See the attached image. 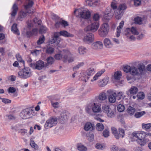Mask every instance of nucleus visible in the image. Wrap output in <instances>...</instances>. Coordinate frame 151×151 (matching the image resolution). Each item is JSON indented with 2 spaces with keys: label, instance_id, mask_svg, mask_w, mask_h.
Returning <instances> with one entry per match:
<instances>
[{
  "label": "nucleus",
  "instance_id": "f257e3e1",
  "mask_svg": "<svg viewBox=\"0 0 151 151\" xmlns=\"http://www.w3.org/2000/svg\"><path fill=\"white\" fill-rule=\"evenodd\" d=\"M21 65V67H23L24 68H23L19 72V76L22 78L26 79L30 77L32 74L29 69L27 67L25 68V63L24 60L22 58L21 56H19V65Z\"/></svg>",
  "mask_w": 151,
  "mask_h": 151
},
{
  "label": "nucleus",
  "instance_id": "f03ea898",
  "mask_svg": "<svg viewBox=\"0 0 151 151\" xmlns=\"http://www.w3.org/2000/svg\"><path fill=\"white\" fill-rule=\"evenodd\" d=\"M70 55V53L68 50L64 49L61 51L60 53L55 55V58L57 60H60L63 58V61L65 62Z\"/></svg>",
  "mask_w": 151,
  "mask_h": 151
},
{
  "label": "nucleus",
  "instance_id": "7ed1b4c3",
  "mask_svg": "<svg viewBox=\"0 0 151 151\" xmlns=\"http://www.w3.org/2000/svg\"><path fill=\"white\" fill-rule=\"evenodd\" d=\"M145 66L142 64H139L137 68L134 66H132L130 74L133 76H138L142 74L145 70Z\"/></svg>",
  "mask_w": 151,
  "mask_h": 151
},
{
  "label": "nucleus",
  "instance_id": "20e7f679",
  "mask_svg": "<svg viewBox=\"0 0 151 151\" xmlns=\"http://www.w3.org/2000/svg\"><path fill=\"white\" fill-rule=\"evenodd\" d=\"M99 26V22L92 21L91 24L85 28L84 31L86 33L89 32H94L97 31Z\"/></svg>",
  "mask_w": 151,
  "mask_h": 151
},
{
  "label": "nucleus",
  "instance_id": "39448f33",
  "mask_svg": "<svg viewBox=\"0 0 151 151\" xmlns=\"http://www.w3.org/2000/svg\"><path fill=\"white\" fill-rule=\"evenodd\" d=\"M109 30V26L108 24H103L98 30V33L101 37H105L107 35Z\"/></svg>",
  "mask_w": 151,
  "mask_h": 151
},
{
  "label": "nucleus",
  "instance_id": "423d86ee",
  "mask_svg": "<svg viewBox=\"0 0 151 151\" xmlns=\"http://www.w3.org/2000/svg\"><path fill=\"white\" fill-rule=\"evenodd\" d=\"M33 111L31 108H27L22 110L19 114V115L22 119H28L32 115V113Z\"/></svg>",
  "mask_w": 151,
  "mask_h": 151
},
{
  "label": "nucleus",
  "instance_id": "0eeeda50",
  "mask_svg": "<svg viewBox=\"0 0 151 151\" xmlns=\"http://www.w3.org/2000/svg\"><path fill=\"white\" fill-rule=\"evenodd\" d=\"M78 10L79 16L83 19H88L91 16V13L89 11L86 9L82 8L78 10L76 9L74 12Z\"/></svg>",
  "mask_w": 151,
  "mask_h": 151
},
{
  "label": "nucleus",
  "instance_id": "6e6552de",
  "mask_svg": "<svg viewBox=\"0 0 151 151\" xmlns=\"http://www.w3.org/2000/svg\"><path fill=\"white\" fill-rule=\"evenodd\" d=\"M134 137L137 139H144L145 137L147 136H151V133L146 132L143 131L140 132L135 131L132 133Z\"/></svg>",
  "mask_w": 151,
  "mask_h": 151
},
{
  "label": "nucleus",
  "instance_id": "1a4fd4ad",
  "mask_svg": "<svg viewBox=\"0 0 151 151\" xmlns=\"http://www.w3.org/2000/svg\"><path fill=\"white\" fill-rule=\"evenodd\" d=\"M57 123L56 118L51 117L46 121L44 125L45 128L46 129L50 128L55 125Z\"/></svg>",
  "mask_w": 151,
  "mask_h": 151
},
{
  "label": "nucleus",
  "instance_id": "9d476101",
  "mask_svg": "<svg viewBox=\"0 0 151 151\" xmlns=\"http://www.w3.org/2000/svg\"><path fill=\"white\" fill-rule=\"evenodd\" d=\"M104 112L107 114V116L110 118H112L114 116L115 111L112 110L108 105H105L103 106Z\"/></svg>",
  "mask_w": 151,
  "mask_h": 151
},
{
  "label": "nucleus",
  "instance_id": "9b49d317",
  "mask_svg": "<svg viewBox=\"0 0 151 151\" xmlns=\"http://www.w3.org/2000/svg\"><path fill=\"white\" fill-rule=\"evenodd\" d=\"M114 13V11L110 7H107L104 12V17L105 19L109 20L111 18Z\"/></svg>",
  "mask_w": 151,
  "mask_h": 151
},
{
  "label": "nucleus",
  "instance_id": "f8f14e48",
  "mask_svg": "<svg viewBox=\"0 0 151 151\" xmlns=\"http://www.w3.org/2000/svg\"><path fill=\"white\" fill-rule=\"evenodd\" d=\"M87 34L84 36L83 40L84 42L88 44L92 43L94 40V35L92 33L88 32Z\"/></svg>",
  "mask_w": 151,
  "mask_h": 151
},
{
  "label": "nucleus",
  "instance_id": "ddd939ff",
  "mask_svg": "<svg viewBox=\"0 0 151 151\" xmlns=\"http://www.w3.org/2000/svg\"><path fill=\"white\" fill-rule=\"evenodd\" d=\"M99 0H87L86 1V5L89 6L95 7L99 4Z\"/></svg>",
  "mask_w": 151,
  "mask_h": 151
},
{
  "label": "nucleus",
  "instance_id": "4468645a",
  "mask_svg": "<svg viewBox=\"0 0 151 151\" xmlns=\"http://www.w3.org/2000/svg\"><path fill=\"white\" fill-rule=\"evenodd\" d=\"M92 111L95 113H98L101 112V105L94 103H92Z\"/></svg>",
  "mask_w": 151,
  "mask_h": 151
},
{
  "label": "nucleus",
  "instance_id": "2eb2a0df",
  "mask_svg": "<svg viewBox=\"0 0 151 151\" xmlns=\"http://www.w3.org/2000/svg\"><path fill=\"white\" fill-rule=\"evenodd\" d=\"M60 35V32H55L53 38L51 41L52 43H55L57 44H59L60 42V38L59 37Z\"/></svg>",
  "mask_w": 151,
  "mask_h": 151
},
{
  "label": "nucleus",
  "instance_id": "dca6fc26",
  "mask_svg": "<svg viewBox=\"0 0 151 151\" xmlns=\"http://www.w3.org/2000/svg\"><path fill=\"white\" fill-rule=\"evenodd\" d=\"M92 47L94 49H101L103 47V44L102 42L100 41H97L93 43Z\"/></svg>",
  "mask_w": 151,
  "mask_h": 151
},
{
  "label": "nucleus",
  "instance_id": "f3484780",
  "mask_svg": "<svg viewBox=\"0 0 151 151\" xmlns=\"http://www.w3.org/2000/svg\"><path fill=\"white\" fill-rule=\"evenodd\" d=\"M36 65V69L38 70H40L44 67L47 66V65L45 64L44 62L42 60H39L37 61Z\"/></svg>",
  "mask_w": 151,
  "mask_h": 151
},
{
  "label": "nucleus",
  "instance_id": "a211bd4d",
  "mask_svg": "<svg viewBox=\"0 0 151 151\" xmlns=\"http://www.w3.org/2000/svg\"><path fill=\"white\" fill-rule=\"evenodd\" d=\"M94 128V125L90 122L86 123L84 125V129L86 131H92Z\"/></svg>",
  "mask_w": 151,
  "mask_h": 151
},
{
  "label": "nucleus",
  "instance_id": "6ab92c4d",
  "mask_svg": "<svg viewBox=\"0 0 151 151\" xmlns=\"http://www.w3.org/2000/svg\"><path fill=\"white\" fill-rule=\"evenodd\" d=\"M69 115L70 114L68 111H64L60 114V119L62 120H66L68 119Z\"/></svg>",
  "mask_w": 151,
  "mask_h": 151
},
{
  "label": "nucleus",
  "instance_id": "aec40b11",
  "mask_svg": "<svg viewBox=\"0 0 151 151\" xmlns=\"http://www.w3.org/2000/svg\"><path fill=\"white\" fill-rule=\"evenodd\" d=\"M107 98L106 94L104 92L100 93L98 96V101L99 102L101 103L105 100Z\"/></svg>",
  "mask_w": 151,
  "mask_h": 151
},
{
  "label": "nucleus",
  "instance_id": "412c9836",
  "mask_svg": "<svg viewBox=\"0 0 151 151\" xmlns=\"http://www.w3.org/2000/svg\"><path fill=\"white\" fill-rule=\"evenodd\" d=\"M104 44L107 48H110L112 47L113 44L110 40L108 38H106L104 41Z\"/></svg>",
  "mask_w": 151,
  "mask_h": 151
},
{
  "label": "nucleus",
  "instance_id": "4be33fe9",
  "mask_svg": "<svg viewBox=\"0 0 151 151\" xmlns=\"http://www.w3.org/2000/svg\"><path fill=\"white\" fill-rule=\"evenodd\" d=\"M109 81L108 78H105L102 81H98V85L100 87H103L108 83Z\"/></svg>",
  "mask_w": 151,
  "mask_h": 151
},
{
  "label": "nucleus",
  "instance_id": "5701e85b",
  "mask_svg": "<svg viewBox=\"0 0 151 151\" xmlns=\"http://www.w3.org/2000/svg\"><path fill=\"white\" fill-rule=\"evenodd\" d=\"M105 71V70L104 69H102L101 71H99L94 76L93 79L91 80V81L93 82L97 80L98 77L100 76Z\"/></svg>",
  "mask_w": 151,
  "mask_h": 151
},
{
  "label": "nucleus",
  "instance_id": "b1692460",
  "mask_svg": "<svg viewBox=\"0 0 151 151\" xmlns=\"http://www.w3.org/2000/svg\"><path fill=\"white\" fill-rule=\"evenodd\" d=\"M60 35L62 36L66 37H72L73 35L68 32L66 31L63 30L60 31Z\"/></svg>",
  "mask_w": 151,
  "mask_h": 151
},
{
  "label": "nucleus",
  "instance_id": "393cba45",
  "mask_svg": "<svg viewBox=\"0 0 151 151\" xmlns=\"http://www.w3.org/2000/svg\"><path fill=\"white\" fill-rule=\"evenodd\" d=\"M116 93H114L113 94H110L109 97V101L111 103H113L115 102L116 101Z\"/></svg>",
  "mask_w": 151,
  "mask_h": 151
},
{
  "label": "nucleus",
  "instance_id": "a878e982",
  "mask_svg": "<svg viewBox=\"0 0 151 151\" xmlns=\"http://www.w3.org/2000/svg\"><path fill=\"white\" fill-rule=\"evenodd\" d=\"M124 13L120 11L119 9H116L115 13L116 18L119 20L122 17Z\"/></svg>",
  "mask_w": 151,
  "mask_h": 151
},
{
  "label": "nucleus",
  "instance_id": "bb28decb",
  "mask_svg": "<svg viewBox=\"0 0 151 151\" xmlns=\"http://www.w3.org/2000/svg\"><path fill=\"white\" fill-rule=\"evenodd\" d=\"M111 130L112 132L114 135L115 138L117 139H119V136L117 129L114 127H113L111 128Z\"/></svg>",
  "mask_w": 151,
  "mask_h": 151
},
{
  "label": "nucleus",
  "instance_id": "cd10ccee",
  "mask_svg": "<svg viewBox=\"0 0 151 151\" xmlns=\"http://www.w3.org/2000/svg\"><path fill=\"white\" fill-rule=\"evenodd\" d=\"M91 109L92 110V103L88 104L85 108L86 112L90 115L92 114Z\"/></svg>",
  "mask_w": 151,
  "mask_h": 151
},
{
  "label": "nucleus",
  "instance_id": "c85d7f7f",
  "mask_svg": "<svg viewBox=\"0 0 151 151\" xmlns=\"http://www.w3.org/2000/svg\"><path fill=\"white\" fill-rule=\"evenodd\" d=\"M94 73V69L91 68L88 69L87 71V75L88 76L87 77V80H88L89 78V76L93 75Z\"/></svg>",
  "mask_w": 151,
  "mask_h": 151
},
{
  "label": "nucleus",
  "instance_id": "c756f323",
  "mask_svg": "<svg viewBox=\"0 0 151 151\" xmlns=\"http://www.w3.org/2000/svg\"><path fill=\"white\" fill-rule=\"evenodd\" d=\"M127 111L129 114L132 115L134 114L135 111V109L134 107L131 106H129L127 108Z\"/></svg>",
  "mask_w": 151,
  "mask_h": 151
},
{
  "label": "nucleus",
  "instance_id": "7c9ffc66",
  "mask_svg": "<svg viewBox=\"0 0 151 151\" xmlns=\"http://www.w3.org/2000/svg\"><path fill=\"white\" fill-rule=\"evenodd\" d=\"M137 88L135 86H133L130 88L129 90V92L131 95L136 94L138 92Z\"/></svg>",
  "mask_w": 151,
  "mask_h": 151
},
{
  "label": "nucleus",
  "instance_id": "2f4dec72",
  "mask_svg": "<svg viewBox=\"0 0 151 151\" xmlns=\"http://www.w3.org/2000/svg\"><path fill=\"white\" fill-rule=\"evenodd\" d=\"M78 53L80 55H83L87 51L86 48L83 47H81L78 48Z\"/></svg>",
  "mask_w": 151,
  "mask_h": 151
},
{
  "label": "nucleus",
  "instance_id": "473e14b6",
  "mask_svg": "<svg viewBox=\"0 0 151 151\" xmlns=\"http://www.w3.org/2000/svg\"><path fill=\"white\" fill-rule=\"evenodd\" d=\"M11 30L14 33L16 34L17 35H19L18 30L17 27V24H14L11 27Z\"/></svg>",
  "mask_w": 151,
  "mask_h": 151
},
{
  "label": "nucleus",
  "instance_id": "72a5a7b5",
  "mask_svg": "<svg viewBox=\"0 0 151 151\" xmlns=\"http://www.w3.org/2000/svg\"><path fill=\"white\" fill-rule=\"evenodd\" d=\"M122 76V73L120 71H117L115 73L114 78L116 80H119Z\"/></svg>",
  "mask_w": 151,
  "mask_h": 151
},
{
  "label": "nucleus",
  "instance_id": "f704fd0d",
  "mask_svg": "<svg viewBox=\"0 0 151 151\" xmlns=\"http://www.w3.org/2000/svg\"><path fill=\"white\" fill-rule=\"evenodd\" d=\"M26 1L28 2V4L25 6V8L27 10L31 7L34 3L33 1L31 0H26Z\"/></svg>",
  "mask_w": 151,
  "mask_h": 151
},
{
  "label": "nucleus",
  "instance_id": "c9c22d12",
  "mask_svg": "<svg viewBox=\"0 0 151 151\" xmlns=\"http://www.w3.org/2000/svg\"><path fill=\"white\" fill-rule=\"evenodd\" d=\"M30 144L31 147L35 150H38V146L35 143L34 141L32 139H31L30 140Z\"/></svg>",
  "mask_w": 151,
  "mask_h": 151
},
{
  "label": "nucleus",
  "instance_id": "e433bc0d",
  "mask_svg": "<svg viewBox=\"0 0 151 151\" xmlns=\"http://www.w3.org/2000/svg\"><path fill=\"white\" fill-rule=\"evenodd\" d=\"M96 129L98 131H102L104 129V126L101 123H98L96 125Z\"/></svg>",
  "mask_w": 151,
  "mask_h": 151
},
{
  "label": "nucleus",
  "instance_id": "4c0bfd02",
  "mask_svg": "<svg viewBox=\"0 0 151 151\" xmlns=\"http://www.w3.org/2000/svg\"><path fill=\"white\" fill-rule=\"evenodd\" d=\"M46 60L47 63L45 64L47 65V66L48 65H52L54 61V59L53 57L50 56L47 58Z\"/></svg>",
  "mask_w": 151,
  "mask_h": 151
},
{
  "label": "nucleus",
  "instance_id": "58836bf2",
  "mask_svg": "<svg viewBox=\"0 0 151 151\" xmlns=\"http://www.w3.org/2000/svg\"><path fill=\"white\" fill-rule=\"evenodd\" d=\"M127 8V6L125 4H121L119 5L118 9H119L120 11L124 13V10Z\"/></svg>",
  "mask_w": 151,
  "mask_h": 151
},
{
  "label": "nucleus",
  "instance_id": "ea45409f",
  "mask_svg": "<svg viewBox=\"0 0 151 151\" xmlns=\"http://www.w3.org/2000/svg\"><path fill=\"white\" fill-rule=\"evenodd\" d=\"M77 147L78 150L80 151H86L87 150V148L81 144H78Z\"/></svg>",
  "mask_w": 151,
  "mask_h": 151
},
{
  "label": "nucleus",
  "instance_id": "a19ab883",
  "mask_svg": "<svg viewBox=\"0 0 151 151\" xmlns=\"http://www.w3.org/2000/svg\"><path fill=\"white\" fill-rule=\"evenodd\" d=\"M145 114L144 111H142L140 112H137L134 114V116L136 118H139Z\"/></svg>",
  "mask_w": 151,
  "mask_h": 151
},
{
  "label": "nucleus",
  "instance_id": "79ce46f5",
  "mask_svg": "<svg viewBox=\"0 0 151 151\" xmlns=\"http://www.w3.org/2000/svg\"><path fill=\"white\" fill-rule=\"evenodd\" d=\"M100 18V16L98 14H95L93 17V20L92 21L93 22H99V20Z\"/></svg>",
  "mask_w": 151,
  "mask_h": 151
},
{
  "label": "nucleus",
  "instance_id": "37998d69",
  "mask_svg": "<svg viewBox=\"0 0 151 151\" xmlns=\"http://www.w3.org/2000/svg\"><path fill=\"white\" fill-rule=\"evenodd\" d=\"M45 40V37L43 35L40 37L38 40L37 41L38 45H40L44 43Z\"/></svg>",
  "mask_w": 151,
  "mask_h": 151
},
{
  "label": "nucleus",
  "instance_id": "c03bdc74",
  "mask_svg": "<svg viewBox=\"0 0 151 151\" xmlns=\"http://www.w3.org/2000/svg\"><path fill=\"white\" fill-rule=\"evenodd\" d=\"M54 51V49L51 47H47L45 51L48 54H52Z\"/></svg>",
  "mask_w": 151,
  "mask_h": 151
},
{
  "label": "nucleus",
  "instance_id": "a18cd8bd",
  "mask_svg": "<svg viewBox=\"0 0 151 151\" xmlns=\"http://www.w3.org/2000/svg\"><path fill=\"white\" fill-rule=\"evenodd\" d=\"M13 11L11 14V15L12 17L14 16L16 14L17 10V6L16 4H14L13 7Z\"/></svg>",
  "mask_w": 151,
  "mask_h": 151
},
{
  "label": "nucleus",
  "instance_id": "49530a36",
  "mask_svg": "<svg viewBox=\"0 0 151 151\" xmlns=\"http://www.w3.org/2000/svg\"><path fill=\"white\" fill-rule=\"evenodd\" d=\"M142 127L143 129H150L151 127V123L145 124H142Z\"/></svg>",
  "mask_w": 151,
  "mask_h": 151
},
{
  "label": "nucleus",
  "instance_id": "de8ad7c7",
  "mask_svg": "<svg viewBox=\"0 0 151 151\" xmlns=\"http://www.w3.org/2000/svg\"><path fill=\"white\" fill-rule=\"evenodd\" d=\"M137 143L141 146H144L146 144L144 139H137Z\"/></svg>",
  "mask_w": 151,
  "mask_h": 151
},
{
  "label": "nucleus",
  "instance_id": "09e8293b",
  "mask_svg": "<svg viewBox=\"0 0 151 151\" xmlns=\"http://www.w3.org/2000/svg\"><path fill=\"white\" fill-rule=\"evenodd\" d=\"M116 99H118L119 100L121 98H124L125 96L124 95V93L122 92H120L116 94Z\"/></svg>",
  "mask_w": 151,
  "mask_h": 151
},
{
  "label": "nucleus",
  "instance_id": "8fccbe9b",
  "mask_svg": "<svg viewBox=\"0 0 151 151\" xmlns=\"http://www.w3.org/2000/svg\"><path fill=\"white\" fill-rule=\"evenodd\" d=\"M117 108L118 111L119 112H122L124 110L125 107L124 105L121 104H119L117 106Z\"/></svg>",
  "mask_w": 151,
  "mask_h": 151
},
{
  "label": "nucleus",
  "instance_id": "3c124183",
  "mask_svg": "<svg viewBox=\"0 0 151 151\" xmlns=\"http://www.w3.org/2000/svg\"><path fill=\"white\" fill-rule=\"evenodd\" d=\"M132 67H130L128 65H126L123 68V70L126 73L129 72L130 73V70Z\"/></svg>",
  "mask_w": 151,
  "mask_h": 151
},
{
  "label": "nucleus",
  "instance_id": "603ef678",
  "mask_svg": "<svg viewBox=\"0 0 151 151\" xmlns=\"http://www.w3.org/2000/svg\"><path fill=\"white\" fill-rule=\"evenodd\" d=\"M137 97L138 99H142L144 98L145 95L143 92H140L138 93L137 94Z\"/></svg>",
  "mask_w": 151,
  "mask_h": 151
},
{
  "label": "nucleus",
  "instance_id": "864d4df0",
  "mask_svg": "<svg viewBox=\"0 0 151 151\" xmlns=\"http://www.w3.org/2000/svg\"><path fill=\"white\" fill-rule=\"evenodd\" d=\"M134 21L135 23L139 24H141L142 22V18L139 17L135 18L134 19Z\"/></svg>",
  "mask_w": 151,
  "mask_h": 151
},
{
  "label": "nucleus",
  "instance_id": "5fc2aeb1",
  "mask_svg": "<svg viewBox=\"0 0 151 151\" xmlns=\"http://www.w3.org/2000/svg\"><path fill=\"white\" fill-rule=\"evenodd\" d=\"M84 65V63L83 62L80 63L77 65L73 68V70H77L80 67Z\"/></svg>",
  "mask_w": 151,
  "mask_h": 151
},
{
  "label": "nucleus",
  "instance_id": "6e6d98bb",
  "mask_svg": "<svg viewBox=\"0 0 151 151\" xmlns=\"http://www.w3.org/2000/svg\"><path fill=\"white\" fill-rule=\"evenodd\" d=\"M7 81H11L13 82L15 80L16 77L14 75H12L11 76H8L7 78Z\"/></svg>",
  "mask_w": 151,
  "mask_h": 151
},
{
  "label": "nucleus",
  "instance_id": "4d7b16f0",
  "mask_svg": "<svg viewBox=\"0 0 151 151\" xmlns=\"http://www.w3.org/2000/svg\"><path fill=\"white\" fill-rule=\"evenodd\" d=\"M0 99L2 100V102L5 104L10 103L11 101L7 99L1 98L0 97Z\"/></svg>",
  "mask_w": 151,
  "mask_h": 151
},
{
  "label": "nucleus",
  "instance_id": "13d9d810",
  "mask_svg": "<svg viewBox=\"0 0 151 151\" xmlns=\"http://www.w3.org/2000/svg\"><path fill=\"white\" fill-rule=\"evenodd\" d=\"M46 28L44 26L41 27L40 29V33L41 34L45 33L46 31Z\"/></svg>",
  "mask_w": 151,
  "mask_h": 151
},
{
  "label": "nucleus",
  "instance_id": "bf43d9fd",
  "mask_svg": "<svg viewBox=\"0 0 151 151\" xmlns=\"http://www.w3.org/2000/svg\"><path fill=\"white\" fill-rule=\"evenodd\" d=\"M119 132L120 136L122 137V138L123 137L124 135V130L122 128H119Z\"/></svg>",
  "mask_w": 151,
  "mask_h": 151
},
{
  "label": "nucleus",
  "instance_id": "052dcab7",
  "mask_svg": "<svg viewBox=\"0 0 151 151\" xmlns=\"http://www.w3.org/2000/svg\"><path fill=\"white\" fill-rule=\"evenodd\" d=\"M131 32L133 34L135 35H137L139 34V32L136 29L133 27L131 28Z\"/></svg>",
  "mask_w": 151,
  "mask_h": 151
},
{
  "label": "nucleus",
  "instance_id": "680f3d73",
  "mask_svg": "<svg viewBox=\"0 0 151 151\" xmlns=\"http://www.w3.org/2000/svg\"><path fill=\"white\" fill-rule=\"evenodd\" d=\"M117 2H116L115 1H112L111 4V7L113 9H116L117 8V6L116 5V4Z\"/></svg>",
  "mask_w": 151,
  "mask_h": 151
},
{
  "label": "nucleus",
  "instance_id": "e2e57ef3",
  "mask_svg": "<svg viewBox=\"0 0 151 151\" xmlns=\"http://www.w3.org/2000/svg\"><path fill=\"white\" fill-rule=\"evenodd\" d=\"M109 132L107 129H105L103 132V134L104 136L105 137H107L109 136Z\"/></svg>",
  "mask_w": 151,
  "mask_h": 151
},
{
  "label": "nucleus",
  "instance_id": "0e129e2a",
  "mask_svg": "<svg viewBox=\"0 0 151 151\" xmlns=\"http://www.w3.org/2000/svg\"><path fill=\"white\" fill-rule=\"evenodd\" d=\"M131 32V28H127L125 30V34L126 35H128L130 34Z\"/></svg>",
  "mask_w": 151,
  "mask_h": 151
},
{
  "label": "nucleus",
  "instance_id": "69168bd1",
  "mask_svg": "<svg viewBox=\"0 0 151 151\" xmlns=\"http://www.w3.org/2000/svg\"><path fill=\"white\" fill-rule=\"evenodd\" d=\"M141 0H134V5L136 6H139L141 4Z\"/></svg>",
  "mask_w": 151,
  "mask_h": 151
},
{
  "label": "nucleus",
  "instance_id": "338daca9",
  "mask_svg": "<svg viewBox=\"0 0 151 151\" xmlns=\"http://www.w3.org/2000/svg\"><path fill=\"white\" fill-rule=\"evenodd\" d=\"M27 16V13L22 11L19 12V17L21 18Z\"/></svg>",
  "mask_w": 151,
  "mask_h": 151
},
{
  "label": "nucleus",
  "instance_id": "774afa93",
  "mask_svg": "<svg viewBox=\"0 0 151 151\" xmlns=\"http://www.w3.org/2000/svg\"><path fill=\"white\" fill-rule=\"evenodd\" d=\"M111 149L112 151H117L118 147L116 146L113 145L111 146Z\"/></svg>",
  "mask_w": 151,
  "mask_h": 151
}]
</instances>
